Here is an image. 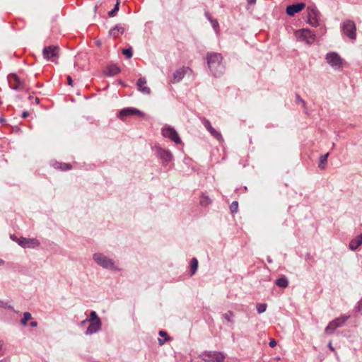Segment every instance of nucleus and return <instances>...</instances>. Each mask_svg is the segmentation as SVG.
Here are the masks:
<instances>
[{"label": "nucleus", "instance_id": "1", "mask_svg": "<svg viewBox=\"0 0 362 362\" xmlns=\"http://www.w3.org/2000/svg\"><path fill=\"white\" fill-rule=\"evenodd\" d=\"M206 59L208 66L214 76H218L223 72V57L220 54L208 53Z\"/></svg>", "mask_w": 362, "mask_h": 362}, {"label": "nucleus", "instance_id": "2", "mask_svg": "<svg viewBox=\"0 0 362 362\" xmlns=\"http://www.w3.org/2000/svg\"><path fill=\"white\" fill-rule=\"evenodd\" d=\"M294 35L299 42L305 44H313L315 39V35L308 29L296 30Z\"/></svg>", "mask_w": 362, "mask_h": 362}, {"label": "nucleus", "instance_id": "3", "mask_svg": "<svg viewBox=\"0 0 362 362\" xmlns=\"http://www.w3.org/2000/svg\"><path fill=\"white\" fill-rule=\"evenodd\" d=\"M320 12L314 6L307 8V21L313 27L320 25Z\"/></svg>", "mask_w": 362, "mask_h": 362}, {"label": "nucleus", "instance_id": "4", "mask_svg": "<svg viewBox=\"0 0 362 362\" xmlns=\"http://www.w3.org/2000/svg\"><path fill=\"white\" fill-rule=\"evenodd\" d=\"M94 260L101 267L105 269H118L114 265L113 261L101 253H96L93 255Z\"/></svg>", "mask_w": 362, "mask_h": 362}, {"label": "nucleus", "instance_id": "5", "mask_svg": "<svg viewBox=\"0 0 362 362\" xmlns=\"http://www.w3.org/2000/svg\"><path fill=\"white\" fill-rule=\"evenodd\" d=\"M201 357L206 362H223L226 358L225 355L219 351H206Z\"/></svg>", "mask_w": 362, "mask_h": 362}, {"label": "nucleus", "instance_id": "6", "mask_svg": "<svg viewBox=\"0 0 362 362\" xmlns=\"http://www.w3.org/2000/svg\"><path fill=\"white\" fill-rule=\"evenodd\" d=\"M59 53V47H44L42 50V54L44 59L52 60L57 63L56 59L58 58Z\"/></svg>", "mask_w": 362, "mask_h": 362}, {"label": "nucleus", "instance_id": "7", "mask_svg": "<svg viewBox=\"0 0 362 362\" xmlns=\"http://www.w3.org/2000/svg\"><path fill=\"white\" fill-rule=\"evenodd\" d=\"M342 31L344 35L351 39L356 37V24L353 21L346 20L342 23L341 26Z\"/></svg>", "mask_w": 362, "mask_h": 362}, {"label": "nucleus", "instance_id": "8", "mask_svg": "<svg viewBox=\"0 0 362 362\" xmlns=\"http://www.w3.org/2000/svg\"><path fill=\"white\" fill-rule=\"evenodd\" d=\"M325 59L327 62L335 69L341 68L344 64V60L337 52L327 53Z\"/></svg>", "mask_w": 362, "mask_h": 362}, {"label": "nucleus", "instance_id": "9", "mask_svg": "<svg viewBox=\"0 0 362 362\" xmlns=\"http://www.w3.org/2000/svg\"><path fill=\"white\" fill-rule=\"evenodd\" d=\"M162 134L164 137L169 138L176 144L181 143V139L175 129L170 127H165L162 129Z\"/></svg>", "mask_w": 362, "mask_h": 362}, {"label": "nucleus", "instance_id": "10", "mask_svg": "<svg viewBox=\"0 0 362 362\" xmlns=\"http://www.w3.org/2000/svg\"><path fill=\"white\" fill-rule=\"evenodd\" d=\"M347 317L344 318H337L334 320L330 322L327 327L325 329V333L327 335L332 334L339 327H341L344 322L346 320Z\"/></svg>", "mask_w": 362, "mask_h": 362}, {"label": "nucleus", "instance_id": "11", "mask_svg": "<svg viewBox=\"0 0 362 362\" xmlns=\"http://www.w3.org/2000/svg\"><path fill=\"white\" fill-rule=\"evenodd\" d=\"M10 86L15 90H21L24 88L25 83L16 74L8 76Z\"/></svg>", "mask_w": 362, "mask_h": 362}, {"label": "nucleus", "instance_id": "12", "mask_svg": "<svg viewBox=\"0 0 362 362\" xmlns=\"http://www.w3.org/2000/svg\"><path fill=\"white\" fill-rule=\"evenodd\" d=\"M202 122L204 124V126L205 127V128L210 132V134L214 137L216 138L218 141H222L223 139V137H222V135L221 134L216 131L211 124L210 122L206 119V118H202Z\"/></svg>", "mask_w": 362, "mask_h": 362}, {"label": "nucleus", "instance_id": "13", "mask_svg": "<svg viewBox=\"0 0 362 362\" xmlns=\"http://www.w3.org/2000/svg\"><path fill=\"white\" fill-rule=\"evenodd\" d=\"M18 243L23 247L34 248L39 246L40 243L37 239L21 238L18 240Z\"/></svg>", "mask_w": 362, "mask_h": 362}, {"label": "nucleus", "instance_id": "14", "mask_svg": "<svg viewBox=\"0 0 362 362\" xmlns=\"http://www.w3.org/2000/svg\"><path fill=\"white\" fill-rule=\"evenodd\" d=\"M187 71H191V69L185 66L176 70L173 74V79L171 80V83H176L180 82L187 73Z\"/></svg>", "mask_w": 362, "mask_h": 362}, {"label": "nucleus", "instance_id": "15", "mask_svg": "<svg viewBox=\"0 0 362 362\" xmlns=\"http://www.w3.org/2000/svg\"><path fill=\"white\" fill-rule=\"evenodd\" d=\"M134 115H142L141 112L136 108L133 107H127L122 109L119 112V117L122 120H125L126 118L129 116Z\"/></svg>", "mask_w": 362, "mask_h": 362}, {"label": "nucleus", "instance_id": "16", "mask_svg": "<svg viewBox=\"0 0 362 362\" xmlns=\"http://www.w3.org/2000/svg\"><path fill=\"white\" fill-rule=\"evenodd\" d=\"M305 5L304 3H298L288 6L286 7V13L288 16H293L296 13L301 11L305 8Z\"/></svg>", "mask_w": 362, "mask_h": 362}, {"label": "nucleus", "instance_id": "17", "mask_svg": "<svg viewBox=\"0 0 362 362\" xmlns=\"http://www.w3.org/2000/svg\"><path fill=\"white\" fill-rule=\"evenodd\" d=\"M101 320H98L97 322H90L85 334L86 335H90L94 333H96L101 329Z\"/></svg>", "mask_w": 362, "mask_h": 362}, {"label": "nucleus", "instance_id": "18", "mask_svg": "<svg viewBox=\"0 0 362 362\" xmlns=\"http://www.w3.org/2000/svg\"><path fill=\"white\" fill-rule=\"evenodd\" d=\"M146 78L141 77L138 79L136 85L140 92L148 95L151 93V89L146 86Z\"/></svg>", "mask_w": 362, "mask_h": 362}, {"label": "nucleus", "instance_id": "19", "mask_svg": "<svg viewBox=\"0 0 362 362\" xmlns=\"http://www.w3.org/2000/svg\"><path fill=\"white\" fill-rule=\"evenodd\" d=\"M121 71L119 67L115 64H112L108 66L106 69L104 71V74L107 76H112Z\"/></svg>", "mask_w": 362, "mask_h": 362}, {"label": "nucleus", "instance_id": "20", "mask_svg": "<svg viewBox=\"0 0 362 362\" xmlns=\"http://www.w3.org/2000/svg\"><path fill=\"white\" fill-rule=\"evenodd\" d=\"M362 244V234L358 235L356 238L351 240L349 248L351 250H356Z\"/></svg>", "mask_w": 362, "mask_h": 362}, {"label": "nucleus", "instance_id": "21", "mask_svg": "<svg viewBox=\"0 0 362 362\" xmlns=\"http://www.w3.org/2000/svg\"><path fill=\"white\" fill-rule=\"evenodd\" d=\"M158 155L165 162L170 161L172 158L171 153L163 149L158 150Z\"/></svg>", "mask_w": 362, "mask_h": 362}, {"label": "nucleus", "instance_id": "22", "mask_svg": "<svg viewBox=\"0 0 362 362\" xmlns=\"http://www.w3.org/2000/svg\"><path fill=\"white\" fill-rule=\"evenodd\" d=\"M124 31V28L121 26H116L110 31V34L114 37H118Z\"/></svg>", "mask_w": 362, "mask_h": 362}, {"label": "nucleus", "instance_id": "23", "mask_svg": "<svg viewBox=\"0 0 362 362\" xmlns=\"http://www.w3.org/2000/svg\"><path fill=\"white\" fill-rule=\"evenodd\" d=\"M54 168L61 170L62 171L70 170L72 168L71 165L69 163H63L59 162H56L54 164Z\"/></svg>", "mask_w": 362, "mask_h": 362}, {"label": "nucleus", "instance_id": "24", "mask_svg": "<svg viewBox=\"0 0 362 362\" xmlns=\"http://www.w3.org/2000/svg\"><path fill=\"white\" fill-rule=\"evenodd\" d=\"M98 320H100V319L98 317L97 313L95 311H91L90 313V317L87 318L86 320H83L82 322V324L86 323V322H97Z\"/></svg>", "mask_w": 362, "mask_h": 362}, {"label": "nucleus", "instance_id": "25", "mask_svg": "<svg viewBox=\"0 0 362 362\" xmlns=\"http://www.w3.org/2000/svg\"><path fill=\"white\" fill-rule=\"evenodd\" d=\"M276 284L281 288H286L288 285V281L286 277H281L276 281Z\"/></svg>", "mask_w": 362, "mask_h": 362}, {"label": "nucleus", "instance_id": "26", "mask_svg": "<svg viewBox=\"0 0 362 362\" xmlns=\"http://www.w3.org/2000/svg\"><path fill=\"white\" fill-rule=\"evenodd\" d=\"M329 156V153H327L326 154L321 156L320 158V163H319V168L321 169H324L325 164L327 161V158Z\"/></svg>", "mask_w": 362, "mask_h": 362}, {"label": "nucleus", "instance_id": "27", "mask_svg": "<svg viewBox=\"0 0 362 362\" xmlns=\"http://www.w3.org/2000/svg\"><path fill=\"white\" fill-rule=\"evenodd\" d=\"M211 203V199L208 196H202L200 199V204L202 206H207Z\"/></svg>", "mask_w": 362, "mask_h": 362}, {"label": "nucleus", "instance_id": "28", "mask_svg": "<svg viewBox=\"0 0 362 362\" xmlns=\"http://www.w3.org/2000/svg\"><path fill=\"white\" fill-rule=\"evenodd\" d=\"M198 267V261L196 258H193L191 261V275L195 274Z\"/></svg>", "mask_w": 362, "mask_h": 362}, {"label": "nucleus", "instance_id": "29", "mask_svg": "<svg viewBox=\"0 0 362 362\" xmlns=\"http://www.w3.org/2000/svg\"><path fill=\"white\" fill-rule=\"evenodd\" d=\"M119 3H120L119 0H117V3H116L114 8L112 11L108 12V16L110 17L115 16V14L117 13V12L119 11Z\"/></svg>", "mask_w": 362, "mask_h": 362}, {"label": "nucleus", "instance_id": "30", "mask_svg": "<svg viewBox=\"0 0 362 362\" xmlns=\"http://www.w3.org/2000/svg\"><path fill=\"white\" fill-rule=\"evenodd\" d=\"M31 314L28 312H25L23 314V318L21 320V323L23 325H27V322L31 319Z\"/></svg>", "mask_w": 362, "mask_h": 362}, {"label": "nucleus", "instance_id": "31", "mask_svg": "<svg viewBox=\"0 0 362 362\" xmlns=\"http://www.w3.org/2000/svg\"><path fill=\"white\" fill-rule=\"evenodd\" d=\"M267 309V304L266 303H259L257 305V310L258 313H264Z\"/></svg>", "mask_w": 362, "mask_h": 362}, {"label": "nucleus", "instance_id": "32", "mask_svg": "<svg viewBox=\"0 0 362 362\" xmlns=\"http://www.w3.org/2000/svg\"><path fill=\"white\" fill-rule=\"evenodd\" d=\"M122 52V54H124L127 59H129L132 57V50L131 47L128 49H123Z\"/></svg>", "mask_w": 362, "mask_h": 362}, {"label": "nucleus", "instance_id": "33", "mask_svg": "<svg viewBox=\"0 0 362 362\" xmlns=\"http://www.w3.org/2000/svg\"><path fill=\"white\" fill-rule=\"evenodd\" d=\"M238 203L237 201H234L231 203L230 206V209L232 213H235L237 212L238 211Z\"/></svg>", "mask_w": 362, "mask_h": 362}, {"label": "nucleus", "instance_id": "34", "mask_svg": "<svg viewBox=\"0 0 362 362\" xmlns=\"http://www.w3.org/2000/svg\"><path fill=\"white\" fill-rule=\"evenodd\" d=\"M233 316V313L232 311H228L224 314L225 319L228 321V322H232L231 317Z\"/></svg>", "mask_w": 362, "mask_h": 362}, {"label": "nucleus", "instance_id": "35", "mask_svg": "<svg viewBox=\"0 0 362 362\" xmlns=\"http://www.w3.org/2000/svg\"><path fill=\"white\" fill-rule=\"evenodd\" d=\"M296 100L298 102L300 103L303 105L304 107H305V101L302 98H300V97L298 95H296Z\"/></svg>", "mask_w": 362, "mask_h": 362}, {"label": "nucleus", "instance_id": "36", "mask_svg": "<svg viewBox=\"0 0 362 362\" xmlns=\"http://www.w3.org/2000/svg\"><path fill=\"white\" fill-rule=\"evenodd\" d=\"M276 342L275 339H271V340L269 341V346L273 348V347L276 346Z\"/></svg>", "mask_w": 362, "mask_h": 362}, {"label": "nucleus", "instance_id": "37", "mask_svg": "<svg viewBox=\"0 0 362 362\" xmlns=\"http://www.w3.org/2000/svg\"><path fill=\"white\" fill-rule=\"evenodd\" d=\"M170 338L169 337H166L164 340L161 339H158V342L160 345H163L166 341L169 340Z\"/></svg>", "mask_w": 362, "mask_h": 362}, {"label": "nucleus", "instance_id": "38", "mask_svg": "<svg viewBox=\"0 0 362 362\" xmlns=\"http://www.w3.org/2000/svg\"><path fill=\"white\" fill-rule=\"evenodd\" d=\"M328 347L329 349L333 351L334 353H336V351H335V349L332 346V342L329 341V344H328Z\"/></svg>", "mask_w": 362, "mask_h": 362}, {"label": "nucleus", "instance_id": "39", "mask_svg": "<svg viewBox=\"0 0 362 362\" xmlns=\"http://www.w3.org/2000/svg\"><path fill=\"white\" fill-rule=\"evenodd\" d=\"M67 81H68V84H69V86H72V85H73V81H72V78H71V77L70 76H67Z\"/></svg>", "mask_w": 362, "mask_h": 362}, {"label": "nucleus", "instance_id": "40", "mask_svg": "<svg viewBox=\"0 0 362 362\" xmlns=\"http://www.w3.org/2000/svg\"><path fill=\"white\" fill-rule=\"evenodd\" d=\"M28 115H29V112L28 111H24L22 113V117L23 118H26L27 117H28Z\"/></svg>", "mask_w": 362, "mask_h": 362}, {"label": "nucleus", "instance_id": "41", "mask_svg": "<svg viewBox=\"0 0 362 362\" xmlns=\"http://www.w3.org/2000/svg\"><path fill=\"white\" fill-rule=\"evenodd\" d=\"M247 2L248 5H252L256 3V0H247Z\"/></svg>", "mask_w": 362, "mask_h": 362}, {"label": "nucleus", "instance_id": "42", "mask_svg": "<svg viewBox=\"0 0 362 362\" xmlns=\"http://www.w3.org/2000/svg\"><path fill=\"white\" fill-rule=\"evenodd\" d=\"M159 335L161 337H167L168 336L167 333L164 331H160Z\"/></svg>", "mask_w": 362, "mask_h": 362}, {"label": "nucleus", "instance_id": "43", "mask_svg": "<svg viewBox=\"0 0 362 362\" xmlns=\"http://www.w3.org/2000/svg\"><path fill=\"white\" fill-rule=\"evenodd\" d=\"M30 325L31 327H37V322H35V321H33V322H30Z\"/></svg>", "mask_w": 362, "mask_h": 362}, {"label": "nucleus", "instance_id": "44", "mask_svg": "<svg viewBox=\"0 0 362 362\" xmlns=\"http://www.w3.org/2000/svg\"><path fill=\"white\" fill-rule=\"evenodd\" d=\"M358 311L361 313L362 314V302H360L359 303V305H358Z\"/></svg>", "mask_w": 362, "mask_h": 362}, {"label": "nucleus", "instance_id": "45", "mask_svg": "<svg viewBox=\"0 0 362 362\" xmlns=\"http://www.w3.org/2000/svg\"><path fill=\"white\" fill-rule=\"evenodd\" d=\"M11 238L13 240H16L17 243H18V240L19 239V238H17L14 235H11Z\"/></svg>", "mask_w": 362, "mask_h": 362}, {"label": "nucleus", "instance_id": "46", "mask_svg": "<svg viewBox=\"0 0 362 362\" xmlns=\"http://www.w3.org/2000/svg\"><path fill=\"white\" fill-rule=\"evenodd\" d=\"M35 103H36V104H39V103H40V99H39V98L36 97V98H35Z\"/></svg>", "mask_w": 362, "mask_h": 362}, {"label": "nucleus", "instance_id": "47", "mask_svg": "<svg viewBox=\"0 0 362 362\" xmlns=\"http://www.w3.org/2000/svg\"><path fill=\"white\" fill-rule=\"evenodd\" d=\"M0 122H5V119H4V118H0Z\"/></svg>", "mask_w": 362, "mask_h": 362}, {"label": "nucleus", "instance_id": "48", "mask_svg": "<svg viewBox=\"0 0 362 362\" xmlns=\"http://www.w3.org/2000/svg\"><path fill=\"white\" fill-rule=\"evenodd\" d=\"M2 346H3V344H2V342L0 341V350L1 349Z\"/></svg>", "mask_w": 362, "mask_h": 362}, {"label": "nucleus", "instance_id": "49", "mask_svg": "<svg viewBox=\"0 0 362 362\" xmlns=\"http://www.w3.org/2000/svg\"><path fill=\"white\" fill-rule=\"evenodd\" d=\"M215 25H218L217 21H215V23H214V26H215Z\"/></svg>", "mask_w": 362, "mask_h": 362}, {"label": "nucleus", "instance_id": "50", "mask_svg": "<svg viewBox=\"0 0 362 362\" xmlns=\"http://www.w3.org/2000/svg\"><path fill=\"white\" fill-rule=\"evenodd\" d=\"M33 98V96H31V95H30V96L28 97V99H29V100H32Z\"/></svg>", "mask_w": 362, "mask_h": 362}, {"label": "nucleus", "instance_id": "51", "mask_svg": "<svg viewBox=\"0 0 362 362\" xmlns=\"http://www.w3.org/2000/svg\"><path fill=\"white\" fill-rule=\"evenodd\" d=\"M16 131H20V129L18 127L15 128Z\"/></svg>", "mask_w": 362, "mask_h": 362}]
</instances>
